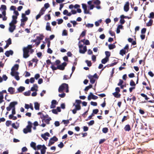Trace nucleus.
Segmentation results:
<instances>
[{"instance_id":"f257e3e1","label":"nucleus","mask_w":154,"mask_h":154,"mask_svg":"<svg viewBox=\"0 0 154 154\" xmlns=\"http://www.w3.org/2000/svg\"><path fill=\"white\" fill-rule=\"evenodd\" d=\"M17 104V101H14L10 103L9 106L7 107L6 109L8 111L11 110V109H12V114L14 115L16 114L15 106Z\"/></svg>"},{"instance_id":"f03ea898","label":"nucleus","mask_w":154,"mask_h":154,"mask_svg":"<svg viewBox=\"0 0 154 154\" xmlns=\"http://www.w3.org/2000/svg\"><path fill=\"white\" fill-rule=\"evenodd\" d=\"M34 46V45L32 46V45H28L26 47H24L23 48V57L24 58H26L29 56V49L32 48Z\"/></svg>"},{"instance_id":"7ed1b4c3","label":"nucleus","mask_w":154,"mask_h":154,"mask_svg":"<svg viewBox=\"0 0 154 154\" xmlns=\"http://www.w3.org/2000/svg\"><path fill=\"white\" fill-rule=\"evenodd\" d=\"M66 90V92L67 93L69 92V86L67 84L63 83L58 88V91L61 93L64 90Z\"/></svg>"},{"instance_id":"20e7f679","label":"nucleus","mask_w":154,"mask_h":154,"mask_svg":"<svg viewBox=\"0 0 154 154\" xmlns=\"http://www.w3.org/2000/svg\"><path fill=\"white\" fill-rule=\"evenodd\" d=\"M28 125L23 129V132L25 134L29 132L31 133L32 131V123L30 121H28Z\"/></svg>"},{"instance_id":"39448f33","label":"nucleus","mask_w":154,"mask_h":154,"mask_svg":"<svg viewBox=\"0 0 154 154\" xmlns=\"http://www.w3.org/2000/svg\"><path fill=\"white\" fill-rule=\"evenodd\" d=\"M79 52L80 53L84 54L86 51L87 49L86 46H85L83 47V46L82 45H79Z\"/></svg>"},{"instance_id":"423d86ee","label":"nucleus","mask_w":154,"mask_h":154,"mask_svg":"<svg viewBox=\"0 0 154 154\" xmlns=\"http://www.w3.org/2000/svg\"><path fill=\"white\" fill-rule=\"evenodd\" d=\"M58 140V138L55 136H54L53 137L50 138L48 144V146H50L53 144L55 142L57 141Z\"/></svg>"},{"instance_id":"0eeeda50","label":"nucleus","mask_w":154,"mask_h":154,"mask_svg":"<svg viewBox=\"0 0 154 154\" xmlns=\"http://www.w3.org/2000/svg\"><path fill=\"white\" fill-rule=\"evenodd\" d=\"M19 65L17 64H15L11 68V75H13V73H15L17 72H15V70H17L19 68Z\"/></svg>"},{"instance_id":"6e6552de","label":"nucleus","mask_w":154,"mask_h":154,"mask_svg":"<svg viewBox=\"0 0 154 154\" xmlns=\"http://www.w3.org/2000/svg\"><path fill=\"white\" fill-rule=\"evenodd\" d=\"M67 64V63L66 62H64L61 65L57 66V68H58V69L63 70L65 69V67L66 66Z\"/></svg>"},{"instance_id":"1a4fd4ad","label":"nucleus","mask_w":154,"mask_h":154,"mask_svg":"<svg viewBox=\"0 0 154 154\" xmlns=\"http://www.w3.org/2000/svg\"><path fill=\"white\" fill-rule=\"evenodd\" d=\"M97 96L93 95L92 93L90 92L89 95L88 96V100H90L91 99L96 100L98 98Z\"/></svg>"},{"instance_id":"9d476101","label":"nucleus","mask_w":154,"mask_h":154,"mask_svg":"<svg viewBox=\"0 0 154 154\" xmlns=\"http://www.w3.org/2000/svg\"><path fill=\"white\" fill-rule=\"evenodd\" d=\"M82 7L84 10V13L85 14H89V11L87 9L86 5L85 4H82Z\"/></svg>"},{"instance_id":"9b49d317","label":"nucleus","mask_w":154,"mask_h":154,"mask_svg":"<svg viewBox=\"0 0 154 154\" xmlns=\"http://www.w3.org/2000/svg\"><path fill=\"white\" fill-rule=\"evenodd\" d=\"M124 10L125 12L128 11L129 9V3L127 2H126L124 7Z\"/></svg>"},{"instance_id":"f8f14e48","label":"nucleus","mask_w":154,"mask_h":154,"mask_svg":"<svg viewBox=\"0 0 154 154\" xmlns=\"http://www.w3.org/2000/svg\"><path fill=\"white\" fill-rule=\"evenodd\" d=\"M46 136L48 137H50V135L49 133L46 132L44 134H42L41 135V137L46 141L48 139V138L46 137Z\"/></svg>"},{"instance_id":"ddd939ff","label":"nucleus","mask_w":154,"mask_h":154,"mask_svg":"<svg viewBox=\"0 0 154 154\" xmlns=\"http://www.w3.org/2000/svg\"><path fill=\"white\" fill-rule=\"evenodd\" d=\"M22 18L20 20L21 22H25L28 20V18L26 16L25 14L22 13Z\"/></svg>"},{"instance_id":"4468645a","label":"nucleus","mask_w":154,"mask_h":154,"mask_svg":"<svg viewBox=\"0 0 154 154\" xmlns=\"http://www.w3.org/2000/svg\"><path fill=\"white\" fill-rule=\"evenodd\" d=\"M10 27L9 28V31L10 32H13L14 30L16 29V26L15 25H12L9 24Z\"/></svg>"},{"instance_id":"2eb2a0df","label":"nucleus","mask_w":154,"mask_h":154,"mask_svg":"<svg viewBox=\"0 0 154 154\" xmlns=\"http://www.w3.org/2000/svg\"><path fill=\"white\" fill-rule=\"evenodd\" d=\"M13 51L11 50L6 51L5 53V55L7 57H9L10 55H12L13 54Z\"/></svg>"},{"instance_id":"dca6fc26","label":"nucleus","mask_w":154,"mask_h":154,"mask_svg":"<svg viewBox=\"0 0 154 154\" xmlns=\"http://www.w3.org/2000/svg\"><path fill=\"white\" fill-rule=\"evenodd\" d=\"M88 77L90 79V82L92 84H94L95 83V79L94 78L92 77V75H89L88 76Z\"/></svg>"},{"instance_id":"f3484780","label":"nucleus","mask_w":154,"mask_h":154,"mask_svg":"<svg viewBox=\"0 0 154 154\" xmlns=\"http://www.w3.org/2000/svg\"><path fill=\"white\" fill-rule=\"evenodd\" d=\"M38 86L36 84H34L33 85V87H32L30 90L32 91H38Z\"/></svg>"},{"instance_id":"a211bd4d","label":"nucleus","mask_w":154,"mask_h":154,"mask_svg":"<svg viewBox=\"0 0 154 154\" xmlns=\"http://www.w3.org/2000/svg\"><path fill=\"white\" fill-rule=\"evenodd\" d=\"M13 75H11L12 76H14L15 79L17 81L19 80L20 77L19 76V73L18 72H16L15 73H13L12 74Z\"/></svg>"},{"instance_id":"6ab92c4d","label":"nucleus","mask_w":154,"mask_h":154,"mask_svg":"<svg viewBox=\"0 0 154 154\" xmlns=\"http://www.w3.org/2000/svg\"><path fill=\"white\" fill-rule=\"evenodd\" d=\"M47 147L44 145H43V148L41 149V154H45Z\"/></svg>"},{"instance_id":"aec40b11","label":"nucleus","mask_w":154,"mask_h":154,"mask_svg":"<svg viewBox=\"0 0 154 154\" xmlns=\"http://www.w3.org/2000/svg\"><path fill=\"white\" fill-rule=\"evenodd\" d=\"M8 91L11 94H13L15 92V89L14 88L10 87L8 88Z\"/></svg>"},{"instance_id":"412c9836","label":"nucleus","mask_w":154,"mask_h":154,"mask_svg":"<svg viewBox=\"0 0 154 154\" xmlns=\"http://www.w3.org/2000/svg\"><path fill=\"white\" fill-rule=\"evenodd\" d=\"M40 104L37 102L34 103L35 109L36 110H38L39 109Z\"/></svg>"},{"instance_id":"4be33fe9","label":"nucleus","mask_w":154,"mask_h":154,"mask_svg":"<svg viewBox=\"0 0 154 154\" xmlns=\"http://www.w3.org/2000/svg\"><path fill=\"white\" fill-rule=\"evenodd\" d=\"M46 29L47 31H51V28L50 26V23L49 22H47V23Z\"/></svg>"},{"instance_id":"5701e85b","label":"nucleus","mask_w":154,"mask_h":154,"mask_svg":"<svg viewBox=\"0 0 154 154\" xmlns=\"http://www.w3.org/2000/svg\"><path fill=\"white\" fill-rule=\"evenodd\" d=\"M124 129L126 131H130L131 130L130 125L128 124L126 125L124 128Z\"/></svg>"},{"instance_id":"b1692460","label":"nucleus","mask_w":154,"mask_h":154,"mask_svg":"<svg viewBox=\"0 0 154 154\" xmlns=\"http://www.w3.org/2000/svg\"><path fill=\"white\" fill-rule=\"evenodd\" d=\"M112 94L114 97L116 98H120L121 96V94L118 92H115L113 93Z\"/></svg>"},{"instance_id":"393cba45","label":"nucleus","mask_w":154,"mask_h":154,"mask_svg":"<svg viewBox=\"0 0 154 154\" xmlns=\"http://www.w3.org/2000/svg\"><path fill=\"white\" fill-rule=\"evenodd\" d=\"M30 146L32 147L34 149H36V143L34 142H32L30 143Z\"/></svg>"},{"instance_id":"a878e982","label":"nucleus","mask_w":154,"mask_h":154,"mask_svg":"<svg viewBox=\"0 0 154 154\" xmlns=\"http://www.w3.org/2000/svg\"><path fill=\"white\" fill-rule=\"evenodd\" d=\"M40 36H37L36 39L38 41H40L41 40H42L44 37V36L43 34H40Z\"/></svg>"},{"instance_id":"bb28decb","label":"nucleus","mask_w":154,"mask_h":154,"mask_svg":"<svg viewBox=\"0 0 154 154\" xmlns=\"http://www.w3.org/2000/svg\"><path fill=\"white\" fill-rule=\"evenodd\" d=\"M109 60V58H108L106 57H105L103 59L101 60V63L103 64H105Z\"/></svg>"},{"instance_id":"cd10ccee","label":"nucleus","mask_w":154,"mask_h":154,"mask_svg":"<svg viewBox=\"0 0 154 154\" xmlns=\"http://www.w3.org/2000/svg\"><path fill=\"white\" fill-rule=\"evenodd\" d=\"M16 124L17 125V126L15 125V123H13L12 124V127L13 128H14L15 129H17V128L19 127V125L18 123L17 122H16Z\"/></svg>"},{"instance_id":"c85d7f7f","label":"nucleus","mask_w":154,"mask_h":154,"mask_svg":"<svg viewBox=\"0 0 154 154\" xmlns=\"http://www.w3.org/2000/svg\"><path fill=\"white\" fill-rule=\"evenodd\" d=\"M126 53V50L124 49H122L120 51L119 54L123 56L124 54H125Z\"/></svg>"},{"instance_id":"c756f323","label":"nucleus","mask_w":154,"mask_h":154,"mask_svg":"<svg viewBox=\"0 0 154 154\" xmlns=\"http://www.w3.org/2000/svg\"><path fill=\"white\" fill-rule=\"evenodd\" d=\"M25 89V88L23 86H20L17 89L19 92H22L24 91Z\"/></svg>"},{"instance_id":"7c9ffc66","label":"nucleus","mask_w":154,"mask_h":154,"mask_svg":"<svg viewBox=\"0 0 154 154\" xmlns=\"http://www.w3.org/2000/svg\"><path fill=\"white\" fill-rule=\"evenodd\" d=\"M45 8L44 7H43L40 10L39 13L42 15L44 14L45 12Z\"/></svg>"},{"instance_id":"2f4dec72","label":"nucleus","mask_w":154,"mask_h":154,"mask_svg":"<svg viewBox=\"0 0 154 154\" xmlns=\"http://www.w3.org/2000/svg\"><path fill=\"white\" fill-rule=\"evenodd\" d=\"M140 95L145 98V100H148L149 99V98H148L147 96L145 94L143 93H141L140 94Z\"/></svg>"},{"instance_id":"473e14b6","label":"nucleus","mask_w":154,"mask_h":154,"mask_svg":"<svg viewBox=\"0 0 154 154\" xmlns=\"http://www.w3.org/2000/svg\"><path fill=\"white\" fill-rule=\"evenodd\" d=\"M73 106H75V109L77 110H80L81 109V107L80 105L77 104L75 105V104L74 103Z\"/></svg>"},{"instance_id":"72a5a7b5","label":"nucleus","mask_w":154,"mask_h":154,"mask_svg":"<svg viewBox=\"0 0 154 154\" xmlns=\"http://www.w3.org/2000/svg\"><path fill=\"white\" fill-rule=\"evenodd\" d=\"M45 41L47 42V46L48 48L50 47L51 42L49 40V38H46L45 39Z\"/></svg>"},{"instance_id":"f704fd0d","label":"nucleus","mask_w":154,"mask_h":154,"mask_svg":"<svg viewBox=\"0 0 154 154\" xmlns=\"http://www.w3.org/2000/svg\"><path fill=\"white\" fill-rule=\"evenodd\" d=\"M153 20H150L149 21L146 23V25L147 26H151L152 24Z\"/></svg>"},{"instance_id":"c9c22d12","label":"nucleus","mask_w":154,"mask_h":154,"mask_svg":"<svg viewBox=\"0 0 154 154\" xmlns=\"http://www.w3.org/2000/svg\"><path fill=\"white\" fill-rule=\"evenodd\" d=\"M116 46L114 45V44H110L109 45V49L111 50L116 48Z\"/></svg>"},{"instance_id":"e433bc0d","label":"nucleus","mask_w":154,"mask_h":154,"mask_svg":"<svg viewBox=\"0 0 154 154\" xmlns=\"http://www.w3.org/2000/svg\"><path fill=\"white\" fill-rule=\"evenodd\" d=\"M92 87V85H90L89 86H86L85 89L84 90L85 91H86L87 92V91L90 88H91Z\"/></svg>"},{"instance_id":"4c0bfd02","label":"nucleus","mask_w":154,"mask_h":154,"mask_svg":"<svg viewBox=\"0 0 154 154\" xmlns=\"http://www.w3.org/2000/svg\"><path fill=\"white\" fill-rule=\"evenodd\" d=\"M62 122H63L64 124L66 125V126L67 125V124L69 123V120H63L62 121Z\"/></svg>"},{"instance_id":"58836bf2","label":"nucleus","mask_w":154,"mask_h":154,"mask_svg":"<svg viewBox=\"0 0 154 154\" xmlns=\"http://www.w3.org/2000/svg\"><path fill=\"white\" fill-rule=\"evenodd\" d=\"M105 53L106 55V57L109 58V57L110 56V52L108 51H106L105 52Z\"/></svg>"},{"instance_id":"ea45409f","label":"nucleus","mask_w":154,"mask_h":154,"mask_svg":"<svg viewBox=\"0 0 154 154\" xmlns=\"http://www.w3.org/2000/svg\"><path fill=\"white\" fill-rule=\"evenodd\" d=\"M51 120V118H49L46 119H45V120H43V121H44L47 124H49L50 123V121Z\"/></svg>"},{"instance_id":"a19ab883","label":"nucleus","mask_w":154,"mask_h":154,"mask_svg":"<svg viewBox=\"0 0 154 154\" xmlns=\"http://www.w3.org/2000/svg\"><path fill=\"white\" fill-rule=\"evenodd\" d=\"M108 129L107 128H104L102 129V131L103 133H106L108 132Z\"/></svg>"},{"instance_id":"79ce46f5","label":"nucleus","mask_w":154,"mask_h":154,"mask_svg":"<svg viewBox=\"0 0 154 154\" xmlns=\"http://www.w3.org/2000/svg\"><path fill=\"white\" fill-rule=\"evenodd\" d=\"M149 18L153 19L154 18V13L152 12L150 13L149 16L148 17Z\"/></svg>"},{"instance_id":"37998d69","label":"nucleus","mask_w":154,"mask_h":154,"mask_svg":"<svg viewBox=\"0 0 154 154\" xmlns=\"http://www.w3.org/2000/svg\"><path fill=\"white\" fill-rule=\"evenodd\" d=\"M51 19V17L50 16V14H47L45 16V19L46 20H50Z\"/></svg>"},{"instance_id":"c03bdc74","label":"nucleus","mask_w":154,"mask_h":154,"mask_svg":"<svg viewBox=\"0 0 154 154\" xmlns=\"http://www.w3.org/2000/svg\"><path fill=\"white\" fill-rule=\"evenodd\" d=\"M55 65L54 64H52L51 66V68L53 71H54L56 70L57 69H58V68H57V67H55L54 66Z\"/></svg>"},{"instance_id":"a18cd8bd","label":"nucleus","mask_w":154,"mask_h":154,"mask_svg":"<svg viewBox=\"0 0 154 154\" xmlns=\"http://www.w3.org/2000/svg\"><path fill=\"white\" fill-rule=\"evenodd\" d=\"M117 63V62H114V63H111V64H108V65H107L106 66L108 67H109V66H112L116 65V64Z\"/></svg>"},{"instance_id":"49530a36","label":"nucleus","mask_w":154,"mask_h":154,"mask_svg":"<svg viewBox=\"0 0 154 154\" xmlns=\"http://www.w3.org/2000/svg\"><path fill=\"white\" fill-rule=\"evenodd\" d=\"M100 2L99 0H96L94 2V3L96 5H100Z\"/></svg>"},{"instance_id":"de8ad7c7","label":"nucleus","mask_w":154,"mask_h":154,"mask_svg":"<svg viewBox=\"0 0 154 154\" xmlns=\"http://www.w3.org/2000/svg\"><path fill=\"white\" fill-rule=\"evenodd\" d=\"M28 150L27 148L25 146L23 147L22 148V152L23 153V152H26Z\"/></svg>"},{"instance_id":"09e8293b","label":"nucleus","mask_w":154,"mask_h":154,"mask_svg":"<svg viewBox=\"0 0 154 154\" xmlns=\"http://www.w3.org/2000/svg\"><path fill=\"white\" fill-rule=\"evenodd\" d=\"M85 62L87 63L88 66H91L92 63L91 61H89L88 60H86Z\"/></svg>"},{"instance_id":"8fccbe9b","label":"nucleus","mask_w":154,"mask_h":154,"mask_svg":"<svg viewBox=\"0 0 154 154\" xmlns=\"http://www.w3.org/2000/svg\"><path fill=\"white\" fill-rule=\"evenodd\" d=\"M68 35L67 31L66 30L64 29L63 30L62 34V35L66 36Z\"/></svg>"},{"instance_id":"3c124183","label":"nucleus","mask_w":154,"mask_h":154,"mask_svg":"<svg viewBox=\"0 0 154 154\" xmlns=\"http://www.w3.org/2000/svg\"><path fill=\"white\" fill-rule=\"evenodd\" d=\"M6 42V43L9 45L11 44L12 43L11 39L10 38H9Z\"/></svg>"},{"instance_id":"603ef678","label":"nucleus","mask_w":154,"mask_h":154,"mask_svg":"<svg viewBox=\"0 0 154 154\" xmlns=\"http://www.w3.org/2000/svg\"><path fill=\"white\" fill-rule=\"evenodd\" d=\"M31 92L30 91H28L25 92L24 93V95L26 96H29L30 95Z\"/></svg>"},{"instance_id":"864d4df0","label":"nucleus","mask_w":154,"mask_h":154,"mask_svg":"<svg viewBox=\"0 0 154 154\" xmlns=\"http://www.w3.org/2000/svg\"><path fill=\"white\" fill-rule=\"evenodd\" d=\"M130 85L131 86H134V87H135L136 85L134 82L132 80L131 81Z\"/></svg>"},{"instance_id":"5fc2aeb1","label":"nucleus","mask_w":154,"mask_h":154,"mask_svg":"<svg viewBox=\"0 0 154 154\" xmlns=\"http://www.w3.org/2000/svg\"><path fill=\"white\" fill-rule=\"evenodd\" d=\"M11 121L8 120V121H7L6 122V125L8 127L11 124Z\"/></svg>"},{"instance_id":"6e6d98bb","label":"nucleus","mask_w":154,"mask_h":154,"mask_svg":"<svg viewBox=\"0 0 154 154\" xmlns=\"http://www.w3.org/2000/svg\"><path fill=\"white\" fill-rule=\"evenodd\" d=\"M60 61L59 60H57L55 61V63H54L53 64L55 65H59V64H60Z\"/></svg>"},{"instance_id":"4d7b16f0","label":"nucleus","mask_w":154,"mask_h":154,"mask_svg":"<svg viewBox=\"0 0 154 154\" xmlns=\"http://www.w3.org/2000/svg\"><path fill=\"white\" fill-rule=\"evenodd\" d=\"M94 123V120H92L90 121L88 124L89 126H91L93 125Z\"/></svg>"},{"instance_id":"13d9d810","label":"nucleus","mask_w":154,"mask_h":154,"mask_svg":"<svg viewBox=\"0 0 154 154\" xmlns=\"http://www.w3.org/2000/svg\"><path fill=\"white\" fill-rule=\"evenodd\" d=\"M70 22L73 24V26L74 27H75V25L78 24L76 21L75 20H71L70 21Z\"/></svg>"},{"instance_id":"bf43d9fd","label":"nucleus","mask_w":154,"mask_h":154,"mask_svg":"<svg viewBox=\"0 0 154 154\" xmlns=\"http://www.w3.org/2000/svg\"><path fill=\"white\" fill-rule=\"evenodd\" d=\"M106 98H104V102L101 104V106L102 107H104L106 105V103L105 101Z\"/></svg>"},{"instance_id":"052dcab7","label":"nucleus","mask_w":154,"mask_h":154,"mask_svg":"<svg viewBox=\"0 0 154 154\" xmlns=\"http://www.w3.org/2000/svg\"><path fill=\"white\" fill-rule=\"evenodd\" d=\"M17 23V21L16 20H13L11 22L9 23L10 24H11L12 25H15Z\"/></svg>"},{"instance_id":"680f3d73","label":"nucleus","mask_w":154,"mask_h":154,"mask_svg":"<svg viewBox=\"0 0 154 154\" xmlns=\"http://www.w3.org/2000/svg\"><path fill=\"white\" fill-rule=\"evenodd\" d=\"M146 31V28H143L141 30V33L142 34H144Z\"/></svg>"},{"instance_id":"e2e57ef3","label":"nucleus","mask_w":154,"mask_h":154,"mask_svg":"<svg viewBox=\"0 0 154 154\" xmlns=\"http://www.w3.org/2000/svg\"><path fill=\"white\" fill-rule=\"evenodd\" d=\"M64 146L63 143L62 142H61L58 145V146L61 148H62Z\"/></svg>"},{"instance_id":"0e129e2a","label":"nucleus","mask_w":154,"mask_h":154,"mask_svg":"<svg viewBox=\"0 0 154 154\" xmlns=\"http://www.w3.org/2000/svg\"><path fill=\"white\" fill-rule=\"evenodd\" d=\"M58 21V24H61L63 22V20L62 19H60L57 20Z\"/></svg>"},{"instance_id":"69168bd1","label":"nucleus","mask_w":154,"mask_h":154,"mask_svg":"<svg viewBox=\"0 0 154 154\" xmlns=\"http://www.w3.org/2000/svg\"><path fill=\"white\" fill-rule=\"evenodd\" d=\"M119 83L117 84L118 86H120V85H122L124 82L121 79H120L119 80Z\"/></svg>"},{"instance_id":"338daca9","label":"nucleus","mask_w":154,"mask_h":154,"mask_svg":"<svg viewBox=\"0 0 154 154\" xmlns=\"http://www.w3.org/2000/svg\"><path fill=\"white\" fill-rule=\"evenodd\" d=\"M43 148V145H38L36 147V149L38 150H39L40 149H41Z\"/></svg>"},{"instance_id":"774afa93","label":"nucleus","mask_w":154,"mask_h":154,"mask_svg":"<svg viewBox=\"0 0 154 154\" xmlns=\"http://www.w3.org/2000/svg\"><path fill=\"white\" fill-rule=\"evenodd\" d=\"M58 95L59 97L61 98H63L65 96L66 94L64 93H63L62 94H59Z\"/></svg>"}]
</instances>
